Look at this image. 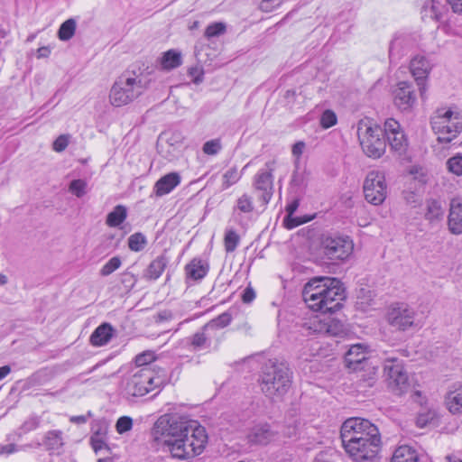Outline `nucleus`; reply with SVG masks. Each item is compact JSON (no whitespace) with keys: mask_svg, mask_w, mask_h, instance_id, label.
<instances>
[{"mask_svg":"<svg viewBox=\"0 0 462 462\" xmlns=\"http://www.w3.org/2000/svg\"><path fill=\"white\" fill-rule=\"evenodd\" d=\"M152 435L164 452L173 458L189 459L200 455L208 443V434L198 421L164 414L155 421Z\"/></svg>","mask_w":462,"mask_h":462,"instance_id":"1","label":"nucleus"},{"mask_svg":"<svg viewBox=\"0 0 462 462\" xmlns=\"http://www.w3.org/2000/svg\"><path fill=\"white\" fill-rule=\"evenodd\" d=\"M302 296L312 310L334 312L341 308L345 291L340 281L336 278L317 277L304 286Z\"/></svg>","mask_w":462,"mask_h":462,"instance_id":"2","label":"nucleus"},{"mask_svg":"<svg viewBox=\"0 0 462 462\" xmlns=\"http://www.w3.org/2000/svg\"><path fill=\"white\" fill-rule=\"evenodd\" d=\"M164 383L162 370L151 366L134 368L123 381V391L127 398L143 397L153 391H160Z\"/></svg>","mask_w":462,"mask_h":462,"instance_id":"3","label":"nucleus"},{"mask_svg":"<svg viewBox=\"0 0 462 462\" xmlns=\"http://www.w3.org/2000/svg\"><path fill=\"white\" fill-rule=\"evenodd\" d=\"M263 393L273 401H281L291 384V373L284 363L269 361L260 376Z\"/></svg>","mask_w":462,"mask_h":462,"instance_id":"4","label":"nucleus"},{"mask_svg":"<svg viewBox=\"0 0 462 462\" xmlns=\"http://www.w3.org/2000/svg\"><path fill=\"white\" fill-rule=\"evenodd\" d=\"M146 88L147 80L141 74L124 73L113 84L109 93V101L112 106L116 107L125 106L141 96Z\"/></svg>","mask_w":462,"mask_h":462,"instance_id":"5","label":"nucleus"},{"mask_svg":"<svg viewBox=\"0 0 462 462\" xmlns=\"http://www.w3.org/2000/svg\"><path fill=\"white\" fill-rule=\"evenodd\" d=\"M430 125L439 143H448L462 131V114L454 107L438 108L430 118Z\"/></svg>","mask_w":462,"mask_h":462,"instance_id":"6","label":"nucleus"},{"mask_svg":"<svg viewBox=\"0 0 462 462\" xmlns=\"http://www.w3.org/2000/svg\"><path fill=\"white\" fill-rule=\"evenodd\" d=\"M357 136L361 148L365 155L378 159L386 149L384 128L369 119H362L357 124Z\"/></svg>","mask_w":462,"mask_h":462,"instance_id":"7","label":"nucleus"},{"mask_svg":"<svg viewBox=\"0 0 462 462\" xmlns=\"http://www.w3.org/2000/svg\"><path fill=\"white\" fill-rule=\"evenodd\" d=\"M340 438L342 442L362 439L382 441L377 426L370 420L359 417L349 418L343 422Z\"/></svg>","mask_w":462,"mask_h":462,"instance_id":"8","label":"nucleus"},{"mask_svg":"<svg viewBox=\"0 0 462 462\" xmlns=\"http://www.w3.org/2000/svg\"><path fill=\"white\" fill-rule=\"evenodd\" d=\"M364 194L367 202L381 205L387 197L385 175L380 171H371L364 180Z\"/></svg>","mask_w":462,"mask_h":462,"instance_id":"9","label":"nucleus"},{"mask_svg":"<svg viewBox=\"0 0 462 462\" xmlns=\"http://www.w3.org/2000/svg\"><path fill=\"white\" fill-rule=\"evenodd\" d=\"M346 453L355 462H366L374 459L381 450L382 441L371 439L342 442Z\"/></svg>","mask_w":462,"mask_h":462,"instance_id":"10","label":"nucleus"},{"mask_svg":"<svg viewBox=\"0 0 462 462\" xmlns=\"http://www.w3.org/2000/svg\"><path fill=\"white\" fill-rule=\"evenodd\" d=\"M384 374L391 391L402 395L409 388V379L402 361L397 358H391L385 361Z\"/></svg>","mask_w":462,"mask_h":462,"instance_id":"11","label":"nucleus"},{"mask_svg":"<svg viewBox=\"0 0 462 462\" xmlns=\"http://www.w3.org/2000/svg\"><path fill=\"white\" fill-rule=\"evenodd\" d=\"M321 246L324 254L333 261L347 259L354 250V243L346 236H326L322 239Z\"/></svg>","mask_w":462,"mask_h":462,"instance_id":"12","label":"nucleus"},{"mask_svg":"<svg viewBox=\"0 0 462 462\" xmlns=\"http://www.w3.org/2000/svg\"><path fill=\"white\" fill-rule=\"evenodd\" d=\"M276 168V161L271 160L265 162L264 167L258 171L253 180V187L255 191L260 192L259 199L266 205L270 202L273 194V172Z\"/></svg>","mask_w":462,"mask_h":462,"instance_id":"13","label":"nucleus"},{"mask_svg":"<svg viewBox=\"0 0 462 462\" xmlns=\"http://www.w3.org/2000/svg\"><path fill=\"white\" fill-rule=\"evenodd\" d=\"M386 319L392 327L402 331L418 326L414 310L405 303L393 304L387 311Z\"/></svg>","mask_w":462,"mask_h":462,"instance_id":"14","label":"nucleus"},{"mask_svg":"<svg viewBox=\"0 0 462 462\" xmlns=\"http://www.w3.org/2000/svg\"><path fill=\"white\" fill-rule=\"evenodd\" d=\"M384 137L393 152L399 155L406 152L408 148V139L398 121L393 118H388L384 122Z\"/></svg>","mask_w":462,"mask_h":462,"instance_id":"15","label":"nucleus"},{"mask_svg":"<svg viewBox=\"0 0 462 462\" xmlns=\"http://www.w3.org/2000/svg\"><path fill=\"white\" fill-rule=\"evenodd\" d=\"M393 103L401 111H408L416 104L417 97L411 83L399 82L393 90Z\"/></svg>","mask_w":462,"mask_h":462,"instance_id":"16","label":"nucleus"},{"mask_svg":"<svg viewBox=\"0 0 462 462\" xmlns=\"http://www.w3.org/2000/svg\"><path fill=\"white\" fill-rule=\"evenodd\" d=\"M183 140L184 137L179 131L163 132L158 139V151L164 157L171 159L181 147Z\"/></svg>","mask_w":462,"mask_h":462,"instance_id":"17","label":"nucleus"},{"mask_svg":"<svg viewBox=\"0 0 462 462\" xmlns=\"http://www.w3.org/2000/svg\"><path fill=\"white\" fill-rule=\"evenodd\" d=\"M254 210V199L247 193L242 194L233 207V218L242 227H246Z\"/></svg>","mask_w":462,"mask_h":462,"instance_id":"18","label":"nucleus"},{"mask_svg":"<svg viewBox=\"0 0 462 462\" xmlns=\"http://www.w3.org/2000/svg\"><path fill=\"white\" fill-rule=\"evenodd\" d=\"M277 431L267 423L257 424L253 427L247 436L248 441L252 444L267 445L274 440Z\"/></svg>","mask_w":462,"mask_h":462,"instance_id":"19","label":"nucleus"},{"mask_svg":"<svg viewBox=\"0 0 462 462\" xmlns=\"http://www.w3.org/2000/svg\"><path fill=\"white\" fill-rule=\"evenodd\" d=\"M410 69L422 96L425 91L424 80L430 70V64L423 56H416L411 60Z\"/></svg>","mask_w":462,"mask_h":462,"instance_id":"20","label":"nucleus"},{"mask_svg":"<svg viewBox=\"0 0 462 462\" xmlns=\"http://www.w3.org/2000/svg\"><path fill=\"white\" fill-rule=\"evenodd\" d=\"M448 226L454 235L462 234V199L454 198L449 203Z\"/></svg>","mask_w":462,"mask_h":462,"instance_id":"21","label":"nucleus"},{"mask_svg":"<svg viewBox=\"0 0 462 462\" xmlns=\"http://www.w3.org/2000/svg\"><path fill=\"white\" fill-rule=\"evenodd\" d=\"M367 346L365 344L352 345L345 355L346 365L353 370L359 369V366L367 359Z\"/></svg>","mask_w":462,"mask_h":462,"instance_id":"22","label":"nucleus"},{"mask_svg":"<svg viewBox=\"0 0 462 462\" xmlns=\"http://www.w3.org/2000/svg\"><path fill=\"white\" fill-rule=\"evenodd\" d=\"M180 183V174L177 172H170L155 182L153 192L157 197H162L171 192Z\"/></svg>","mask_w":462,"mask_h":462,"instance_id":"23","label":"nucleus"},{"mask_svg":"<svg viewBox=\"0 0 462 462\" xmlns=\"http://www.w3.org/2000/svg\"><path fill=\"white\" fill-rule=\"evenodd\" d=\"M209 265L207 261L193 258L185 266L186 278L193 281L202 280L208 273Z\"/></svg>","mask_w":462,"mask_h":462,"instance_id":"24","label":"nucleus"},{"mask_svg":"<svg viewBox=\"0 0 462 462\" xmlns=\"http://www.w3.org/2000/svg\"><path fill=\"white\" fill-rule=\"evenodd\" d=\"M114 328L108 323L98 326L90 337V342L95 346L106 345L113 337Z\"/></svg>","mask_w":462,"mask_h":462,"instance_id":"25","label":"nucleus"},{"mask_svg":"<svg viewBox=\"0 0 462 462\" xmlns=\"http://www.w3.org/2000/svg\"><path fill=\"white\" fill-rule=\"evenodd\" d=\"M391 462H420V456L414 448L402 445L394 450Z\"/></svg>","mask_w":462,"mask_h":462,"instance_id":"26","label":"nucleus"},{"mask_svg":"<svg viewBox=\"0 0 462 462\" xmlns=\"http://www.w3.org/2000/svg\"><path fill=\"white\" fill-rule=\"evenodd\" d=\"M42 444L47 450L59 453L64 445L63 432L59 430L47 431L43 437Z\"/></svg>","mask_w":462,"mask_h":462,"instance_id":"27","label":"nucleus"},{"mask_svg":"<svg viewBox=\"0 0 462 462\" xmlns=\"http://www.w3.org/2000/svg\"><path fill=\"white\" fill-rule=\"evenodd\" d=\"M41 420L38 416L32 415L26 419L21 427L14 433L7 435V440H19L23 435L27 434L39 428Z\"/></svg>","mask_w":462,"mask_h":462,"instance_id":"28","label":"nucleus"},{"mask_svg":"<svg viewBox=\"0 0 462 462\" xmlns=\"http://www.w3.org/2000/svg\"><path fill=\"white\" fill-rule=\"evenodd\" d=\"M169 259L164 255L157 256L147 267L144 276L150 280H157L164 272Z\"/></svg>","mask_w":462,"mask_h":462,"instance_id":"29","label":"nucleus"},{"mask_svg":"<svg viewBox=\"0 0 462 462\" xmlns=\"http://www.w3.org/2000/svg\"><path fill=\"white\" fill-rule=\"evenodd\" d=\"M447 11L446 4H442L439 0H432L430 5L425 4L421 10L422 18H430L440 20Z\"/></svg>","mask_w":462,"mask_h":462,"instance_id":"30","label":"nucleus"},{"mask_svg":"<svg viewBox=\"0 0 462 462\" xmlns=\"http://www.w3.org/2000/svg\"><path fill=\"white\" fill-rule=\"evenodd\" d=\"M446 405L453 414L462 413V390L449 392L446 396Z\"/></svg>","mask_w":462,"mask_h":462,"instance_id":"31","label":"nucleus"},{"mask_svg":"<svg viewBox=\"0 0 462 462\" xmlns=\"http://www.w3.org/2000/svg\"><path fill=\"white\" fill-rule=\"evenodd\" d=\"M127 217V209L123 205H117L107 215L106 223L110 227L120 226Z\"/></svg>","mask_w":462,"mask_h":462,"instance_id":"32","label":"nucleus"},{"mask_svg":"<svg viewBox=\"0 0 462 462\" xmlns=\"http://www.w3.org/2000/svg\"><path fill=\"white\" fill-rule=\"evenodd\" d=\"M181 54L175 50H169L163 53L161 59V66L164 69H172L181 65Z\"/></svg>","mask_w":462,"mask_h":462,"instance_id":"33","label":"nucleus"},{"mask_svg":"<svg viewBox=\"0 0 462 462\" xmlns=\"http://www.w3.org/2000/svg\"><path fill=\"white\" fill-rule=\"evenodd\" d=\"M325 322L326 315H316L310 318L309 320L304 323L303 328L308 330L310 334L314 333L324 335Z\"/></svg>","mask_w":462,"mask_h":462,"instance_id":"34","label":"nucleus"},{"mask_svg":"<svg viewBox=\"0 0 462 462\" xmlns=\"http://www.w3.org/2000/svg\"><path fill=\"white\" fill-rule=\"evenodd\" d=\"M243 176V171H239L236 167H231L222 175L221 189L226 190L237 183Z\"/></svg>","mask_w":462,"mask_h":462,"instance_id":"35","label":"nucleus"},{"mask_svg":"<svg viewBox=\"0 0 462 462\" xmlns=\"http://www.w3.org/2000/svg\"><path fill=\"white\" fill-rule=\"evenodd\" d=\"M324 335L337 337L345 334L346 329L344 324L330 316H326Z\"/></svg>","mask_w":462,"mask_h":462,"instance_id":"36","label":"nucleus"},{"mask_svg":"<svg viewBox=\"0 0 462 462\" xmlns=\"http://www.w3.org/2000/svg\"><path fill=\"white\" fill-rule=\"evenodd\" d=\"M298 208V202L293 201L292 203L289 204L287 206V213L288 215L284 218V225L288 229H292L294 227L299 226L300 225L307 222L306 219H301L297 217H293L294 212L297 210Z\"/></svg>","mask_w":462,"mask_h":462,"instance_id":"37","label":"nucleus"},{"mask_svg":"<svg viewBox=\"0 0 462 462\" xmlns=\"http://www.w3.org/2000/svg\"><path fill=\"white\" fill-rule=\"evenodd\" d=\"M76 26V22L72 18L62 23L58 31L59 39L63 42L70 40L75 34Z\"/></svg>","mask_w":462,"mask_h":462,"instance_id":"38","label":"nucleus"},{"mask_svg":"<svg viewBox=\"0 0 462 462\" xmlns=\"http://www.w3.org/2000/svg\"><path fill=\"white\" fill-rule=\"evenodd\" d=\"M232 320V316L228 312H223L218 315L217 318L210 320L204 326V331H208L210 329L216 328H223L230 324Z\"/></svg>","mask_w":462,"mask_h":462,"instance_id":"39","label":"nucleus"},{"mask_svg":"<svg viewBox=\"0 0 462 462\" xmlns=\"http://www.w3.org/2000/svg\"><path fill=\"white\" fill-rule=\"evenodd\" d=\"M443 209L441 203L438 200L432 199L427 202V208L425 212V217L430 221L437 220L442 217Z\"/></svg>","mask_w":462,"mask_h":462,"instance_id":"40","label":"nucleus"},{"mask_svg":"<svg viewBox=\"0 0 462 462\" xmlns=\"http://www.w3.org/2000/svg\"><path fill=\"white\" fill-rule=\"evenodd\" d=\"M42 445L40 442L35 444H26L23 446H17L14 443H9L5 445H0V456H9L18 451H25L28 448H39Z\"/></svg>","mask_w":462,"mask_h":462,"instance_id":"41","label":"nucleus"},{"mask_svg":"<svg viewBox=\"0 0 462 462\" xmlns=\"http://www.w3.org/2000/svg\"><path fill=\"white\" fill-rule=\"evenodd\" d=\"M240 242V236L234 229H226L224 237V245L227 253H232L236 250Z\"/></svg>","mask_w":462,"mask_h":462,"instance_id":"42","label":"nucleus"},{"mask_svg":"<svg viewBox=\"0 0 462 462\" xmlns=\"http://www.w3.org/2000/svg\"><path fill=\"white\" fill-rule=\"evenodd\" d=\"M147 244L146 237L142 233H134L128 238V247L131 251L140 252Z\"/></svg>","mask_w":462,"mask_h":462,"instance_id":"43","label":"nucleus"},{"mask_svg":"<svg viewBox=\"0 0 462 462\" xmlns=\"http://www.w3.org/2000/svg\"><path fill=\"white\" fill-rule=\"evenodd\" d=\"M69 191L77 198H81L88 192V183L82 179L73 180L69 183Z\"/></svg>","mask_w":462,"mask_h":462,"instance_id":"44","label":"nucleus"},{"mask_svg":"<svg viewBox=\"0 0 462 462\" xmlns=\"http://www.w3.org/2000/svg\"><path fill=\"white\" fill-rule=\"evenodd\" d=\"M92 448L95 452L100 451L106 448V430L96 431L90 438Z\"/></svg>","mask_w":462,"mask_h":462,"instance_id":"45","label":"nucleus"},{"mask_svg":"<svg viewBox=\"0 0 462 462\" xmlns=\"http://www.w3.org/2000/svg\"><path fill=\"white\" fill-rule=\"evenodd\" d=\"M446 165L449 172L457 176L462 175V155L457 154L449 158L447 161Z\"/></svg>","mask_w":462,"mask_h":462,"instance_id":"46","label":"nucleus"},{"mask_svg":"<svg viewBox=\"0 0 462 462\" xmlns=\"http://www.w3.org/2000/svg\"><path fill=\"white\" fill-rule=\"evenodd\" d=\"M122 264V261L119 256H114L109 261L104 264V266L100 269L101 276H108L116 271Z\"/></svg>","mask_w":462,"mask_h":462,"instance_id":"47","label":"nucleus"},{"mask_svg":"<svg viewBox=\"0 0 462 462\" xmlns=\"http://www.w3.org/2000/svg\"><path fill=\"white\" fill-rule=\"evenodd\" d=\"M207 332L208 331H204V327H203L201 331H199L192 336V337L190 339V343H191V346L194 347V349H201L207 346V342H208Z\"/></svg>","mask_w":462,"mask_h":462,"instance_id":"48","label":"nucleus"},{"mask_svg":"<svg viewBox=\"0 0 462 462\" xmlns=\"http://www.w3.org/2000/svg\"><path fill=\"white\" fill-rule=\"evenodd\" d=\"M135 368L149 366L148 365L155 360V354L152 351H144L135 356Z\"/></svg>","mask_w":462,"mask_h":462,"instance_id":"49","label":"nucleus"},{"mask_svg":"<svg viewBox=\"0 0 462 462\" xmlns=\"http://www.w3.org/2000/svg\"><path fill=\"white\" fill-rule=\"evenodd\" d=\"M222 149L221 142L219 139H213L206 142L203 144L202 151L208 155H216Z\"/></svg>","mask_w":462,"mask_h":462,"instance_id":"50","label":"nucleus"},{"mask_svg":"<svg viewBox=\"0 0 462 462\" xmlns=\"http://www.w3.org/2000/svg\"><path fill=\"white\" fill-rule=\"evenodd\" d=\"M133 428V419L129 416H122L118 418L116 423V430L117 433L124 434Z\"/></svg>","mask_w":462,"mask_h":462,"instance_id":"51","label":"nucleus"},{"mask_svg":"<svg viewBox=\"0 0 462 462\" xmlns=\"http://www.w3.org/2000/svg\"><path fill=\"white\" fill-rule=\"evenodd\" d=\"M226 31V25L223 23H214L209 24L205 32L207 38H212L224 33Z\"/></svg>","mask_w":462,"mask_h":462,"instance_id":"52","label":"nucleus"},{"mask_svg":"<svg viewBox=\"0 0 462 462\" xmlns=\"http://www.w3.org/2000/svg\"><path fill=\"white\" fill-rule=\"evenodd\" d=\"M337 124V116L331 110L323 112L320 117V125L323 128H329Z\"/></svg>","mask_w":462,"mask_h":462,"instance_id":"53","label":"nucleus"},{"mask_svg":"<svg viewBox=\"0 0 462 462\" xmlns=\"http://www.w3.org/2000/svg\"><path fill=\"white\" fill-rule=\"evenodd\" d=\"M136 277L130 272H125L121 275V283L126 291L132 290L136 283Z\"/></svg>","mask_w":462,"mask_h":462,"instance_id":"54","label":"nucleus"},{"mask_svg":"<svg viewBox=\"0 0 462 462\" xmlns=\"http://www.w3.org/2000/svg\"><path fill=\"white\" fill-rule=\"evenodd\" d=\"M69 134H61L53 142L52 148L55 152H63L67 146L69 145Z\"/></svg>","mask_w":462,"mask_h":462,"instance_id":"55","label":"nucleus"},{"mask_svg":"<svg viewBox=\"0 0 462 462\" xmlns=\"http://www.w3.org/2000/svg\"><path fill=\"white\" fill-rule=\"evenodd\" d=\"M283 3V0H262L260 8L263 12H272L279 7Z\"/></svg>","mask_w":462,"mask_h":462,"instance_id":"56","label":"nucleus"},{"mask_svg":"<svg viewBox=\"0 0 462 462\" xmlns=\"http://www.w3.org/2000/svg\"><path fill=\"white\" fill-rule=\"evenodd\" d=\"M304 148H305V143L303 142H297L292 146V149H291L292 155L295 156L297 159H299L301 156V154L304 151Z\"/></svg>","mask_w":462,"mask_h":462,"instance_id":"57","label":"nucleus"},{"mask_svg":"<svg viewBox=\"0 0 462 462\" xmlns=\"http://www.w3.org/2000/svg\"><path fill=\"white\" fill-rule=\"evenodd\" d=\"M255 298V292L252 288H246L242 295V300L245 303H250Z\"/></svg>","mask_w":462,"mask_h":462,"instance_id":"58","label":"nucleus"},{"mask_svg":"<svg viewBox=\"0 0 462 462\" xmlns=\"http://www.w3.org/2000/svg\"><path fill=\"white\" fill-rule=\"evenodd\" d=\"M454 13H462V0H446Z\"/></svg>","mask_w":462,"mask_h":462,"instance_id":"59","label":"nucleus"},{"mask_svg":"<svg viewBox=\"0 0 462 462\" xmlns=\"http://www.w3.org/2000/svg\"><path fill=\"white\" fill-rule=\"evenodd\" d=\"M51 54V49L47 46L41 47L37 50V58H47Z\"/></svg>","mask_w":462,"mask_h":462,"instance_id":"60","label":"nucleus"},{"mask_svg":"<svg viewBox=\"0 0 462 462\" xmlns=\"http://www.w3.org/2000/svg\"><path fill=\"white\" fill-rule=\"evenodd\" d=\"M70 421L73 422V423L82 424V423H85L87 421V417L84 416V415L72 416L70 418Z\"/></svg>","mask_w":462,"mask_h":462,"instance_id":"61","label":"nucleus"},{"mask_svg":"<svg viewBox=\"0 0 462 462\" xmlns=\"http://www.w3.org/2000/svg\"><path fill=\"white\" fill-rule=\"evenodd\" d=\"M10 372L11 368L9 365H4L0 367V381L4 379Z\"/></svg>","mask_w":462,"mask_h":462,"instance_id":"62","label":"nucleus"},{"mask_svg":"<svg viewBox=\"0 0 462 462\" xmlns=\"http://www.w3.org/2000/svg\"><path fill=\"white\" fill-rule=\"evenodd\" d=\"M312 462H330V461L328 459V457L325 454L319 453L315 457V458L313 459Z\"/></svg>","mask_w":462,"mask_h":462,"instance_id":"63","label":"nucleus"},{"mask_svg":"<svg viewBox=\"0 0 462 462\" xmlns=\"http://www.w3.org/2000/svg\"><path fill=\"white\" fill-rule=\"evenodd\" d=\"M161 319H167L171 318V313L169 311H163L159 314Z\"/></svg>","mask_w":462,"mask_h":462,"instance_id":"64","label":"nucleus"}]
</instances>
